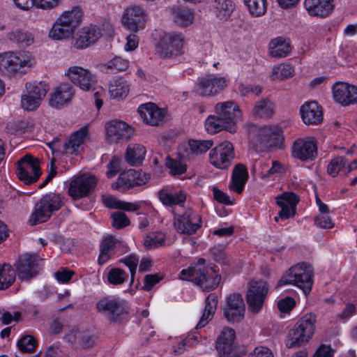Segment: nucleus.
I'll use <instances>...</instances> for the list:
<instances>
[{
  "label": "nucleus",
  "instance_id": "obj_20",
  "mask_svg": "<svg viewBox=\"0 0 357 357\" xmlns=\"http://www.w3.org/2000/svg\"><path fill=\"white\" fill-rule=\"evenodd\" d=\"M215 110L218 118L227 126L236 127V121L241 116V110L234 101L218 102L215 106Z\"/></svg>",
  "mask_w": 357,
  "mask_h": 357
},
{
  "label": "nucleus",
  "instance_id": "obj_23",
  "mask_svg": "<svg viewBox=\"0 0 357 357\" xmlns=\"http://www.w3.org/2000/svg\"><path fill=\"white\" fill-rule=\"evenodd\" d=\"M100 36V30L96 26L84 27L73 37L72 44L77 49H84L96 43Z\"/></svg>",
  "mask_w": 357,
  "mask_h": 357
},
{
  "label": "nucleus",
  "instance_id": "obj_24",
  "mask_svg": "<svg viewBox=\"0 0 357 357\" xmlns=\"http://www.w3.org/2000/svg\"><path fill=\"white\" fill-rule=\"evenodd\" d=\"M317 146L312 141L298 139L292 146V155L302 161L314 160L317 155Z\"/></svg>",
  "mask_w": 357,
  "mask_h": 357
},
{
  "label": "nucleus",
  "instance_id": "obj_7",
  "mask_svg": "<svg viewBox=\"0 0 357 357\" xmlns=\"http://www.w3.org/2000/svg\"><path fill=\"white\" fill-rule=\"evenodd\" d=\"M42 261L36 254L25 253L20 255L15 264V271L19 279L29 281L35 278L42 269Z\"/></svg>",
  "mask_w": 357,
  "mask_h": 357
},
{
  "label": "nucleus",
  "instance_id": "obj_40",
  "mask_svg": "<svg viewBox=\"0 0 357 357\" xmlns=\"http://www.w3.org/2000/svg\"><path fill=\"white\" fill-rule=\"evenodd\" d=\"M270 54L273 57L282 58L291 52L289 42L282 38L273 39L269 45Z\"/></svg>",
  "mask_w": 357,
  "mask_h": 357
},
{
  "label": "nucleus",
  "instance_id": "obj_8",
  "mask_svg": "<svg viewBox=\"0 0 357 357\" xmlns=\"http://www.w3.org/2000/svg\"><path fill=\"white\" fill-rule=\"evenodd\" d=\"M16 173L20 180L29 185L36 182L42 174L38 158L26 154L17 162Z\"/></svg>",
  "mask_w": 357,
  "mask_h": 357
},
{
  "label": "nucleus",
  "instance_id": "obj_1",
  "mask_svg": "<svg viewBox=\"0 0 357 357\" xmlns=\"http://www.w3.org/2000/svg\"><path fill=\"white\" fill-rule=\"evenodd\" d=\"M179 277L181 280L192 281L204 291L215 289L221 280L213 267L205 265L204 259H199L195 265L183 269Z\"/></svg>",
  "mask_w": 357,
  "mask_h": 357
},
{
  "label": "nucleus",
  "instance_id": "obj_39",
  "mask_svg": "<svg viewBox=\"0 0 357 357\" xmlns=\"http://www.w3.org/2000/svg\"><path fill=\"white\" fill-rule=\"evenodd\" d=\"M146 154L145 148L140 144H130L126 150V159L131 165L142 164Z\"/></svg>",
  "mask_w": 357,
  "mask_h": 357
},
{
  "label": "nucleus",
  "instance_id": "obj_54",
  "mask_svg": "<svg viewBox=\"0 0 357 357\" xmlns=\"http://www.w3.org/2000/svg\"><path fill=\"white\" fill-rule=\"evenodd\" d=\"M19 349L24 353H32L37 347L36 340L31 335L24 336L17 342Z\"/></svg>",
  "mask_w": 357,
  "mask_h": 357
},
{
  "label": "nucleus",
  "instance_id": "obj_49",
  "mask_svg": "<svg viewBox=\"0 0 357 357\" xmlns=\"http://www.w3.org/2000/svg\"><path fill=\"white\" fill-rule=\"evenodd\" d=\"M244 2L253 17L262 16L266 12V0H244Z\"/></svg>",
  "mask_w": 357,
  "mask_h": 357
},
{
  "label": "nucleus",
  "instance_id": "obj_17",
  "mask_svg": "<svg viewBox=\"0 0 357 357\" xmlns=\"http://www.w3.org/2000/svg\"><path fill=\"white\" fill-rule=\"evenodd\" d=\"M108 139L112 143L128 141L133 135V129L126 123L114 120L106 125Z\"/></svg>",
  "mask_w": 357,
  "mask_h": 357
},
{
  "label": "nucleus",
  "instance_id": "obj_63",
  "mask_svg": "<svg viewBox=\"0 0 357 357\" xmlns=\"http://www.w3.org/2000/svg\"><path fill=\"white\" fill-rule=\"evenodd\" d=\"M121 160L116 156H114L110 161V162L107 165V167L109 170L107 172V176L108 178H112L114 176L119 172H120Z\"/></svg>",
  "mask_w": 357,
  "mask_h": 357
},
{
  "label": "nucleus",
  "instance_id": "obj_38",
  "mask_svg": "<svg viewBox=\"0 0 357 357\" xmlns=\"http://www.w3.org/2000/svg\"><path fill=\"white\" fill-rule=\"evenodd\" d=\"M252 114L256 118L268 119L274 114V105L269 99L263 98L255 103Z\"/></svg>",
  "mask_w": 357,
  "mask_h": 357
},
{
  "label": "nucleus",
  "instance_id": "obj_29",
  "mask_svg": "<svg viewBox=\"0 0 357 357\" xmlns=\"http://www.w3.org/2000/svg\"><path fill=\"white\" fill-rule=\"evenodd\" d=\"M236 333L234 329L225 328L216 340V349L220 357L230 356L234 349Z\"/></svg>",
  "mask_w": 357,
  "mask_h": 357
},
{
  "label": "nucleus",
  "instance_id": "obj_27",
  "mask_svg": "<svg viewBox=\"0 0 357 357\" xmlns=\"http://www.w3.org/2000/svg\"><path fill=\"white\" fill-rule=\"evenodd\" d=\"M305 8L311 16L326 17L334 10L333 0H305Z\"/></svg>",
  "mask_w": 357,
  "mask_h": 357
},
{
  "label": "nucleus",
  "instance_id": "obj_44",
  "mask_svg": "<svg viewBox=\"0 0 357 357\" xmlns=\"http://www.w3.org/2000/svg\"><path fill=\"white\" fill-rule=\"evenodd\" d=\"M158 197L164 205L169 207H173L176 205H181L185 200L184 195L177 193L171 194L164 189L158 192Z\"/></svg>",
  "mask_w": 357,
  "mask_h": 357
},
{
  "label": "nucleus",
  "instance_id": "obj_50",
  "mask_svg": "<svg viewBox=\"0 0 357 357\" xmlns=\"http://www.w3.org/2000/svg\"><path fill=\"white\" fill-rule=\"evenodd\" d=\"M190 151L196 155L202 154L210 149L213 145L212 140L190 139L188 142Z\"/></svg>",
  "mask_w": 357,
  "mask_h": 357
},
{
  "label": "nucleus",
  "instance_id": "obj_45",
  "mask_svg": "<svg viewBox=\"0 0 357 357\" xmlns=\"http://www.w3.org/2000/svg\"><path fill=\"white\" fill-rule=\"evenodd\" d=\"M73 31L65 26L64 23H62L59 19L53 24L49 36L50 38L55 40H63L70 37L73 33Z\"/></svg>",
  "mask_w": 357,
  "mask_h": 357
},
{
  "label": "nucleus",
  "instance_id": "obj_18",
  "mask_svg": "<svg viewBox=\"0 0 357 357\" xmlns=\"http://www.w3.org/2000/svg\"><path fill=\"white\" fill-rule=\"evenodd\" d=\"M66 75L73 83L84 91L92 89L96 84L95 77L91 73L79 66L70 67Z\"/></svg>",
  "mask_w": 357,
  "mask_h": 357
},
{
  "label": "nucleus",
  "instance_id": "obj_9",
  "mask_svg": "<svg viewBox=\"0 0 357 357\" xmlns=\"http://www.w3.org/2000/svg\"><path fill=\"white\" fill-rule=\"evenodd\" d=\"M268 285L264 280L251 281L246 295L248 309L257 314L262 309L268 293Z\"/></svg>",
  "mask_w": 357,
  "mask_h": 357
},
{
  "label": "nucleus",
  "instance_id": "obj_10",
  "mask_svg": "<svg viewBox=\"0 0 357 357\" xmlns=\"http://www.w3.org/2000/svg\"><path fill=\"white\" fill-rule=\"evenodd\" d=\"M33 63V59L22 53L0 54V72L8 75L16 73L23 67L30 68Z\"/></svg>",
  "mask_w": 357,
  "mask_h": 357
},
{
  "label": "nucleus",
  "instance_id": "obj_52",
  "mask_svg": "<svg viewBox=\"0 0 357 357\" xmlns=\"http://www.w3.org/2000/svg\"><path fill=\"white\" fill-rule=\"evenodd\" d=\"M128 278V274L121 268H113L107 275V280L109 284L119 285L123 284Z\"/></svg>",
  "mask_w": 357,
  "mask_h": 357
},
{
  "label": "nucleus",
  "instance_id": "obj_16",
  "mask_svg": "<svg viewBox=\"0 0 357 357\" xmlns=\"http://www.w3.org/2000/svg\"><path fill=\"white\" fill-rule=\"evenodd\" d=\"M96 177L91 175L83 174L76 177L70 184V196L74 199L88 196L96 187Z\"/></svg>",
  "mask_w": 357,
  "mask_h": 357
},
{
  "label": "nucleus",
  "instance_id": "obj_64",
  "mask_svg": "<svg viewBox=\"0 0 357 357\" xmlns=\"http://www.w3.org/2000/svg\"><path fill=\"white\" fill-rule=\"evenodd\" d=\"M334 350L330 346L321 344L312 357H333Z\"/></svg>",
  "mask_w": 357,
  "mask_h": 357
},
{
  "label": "nucleus",
  "instance_id": "obj_28",
  "mask_svg": "<svg viewBox=\"0 0 357 357\" xmlns=\"http://www.w3.org/2000/svg\"><path fill=\"white\" fill-rule=\"evenodd\" d=\"M303 122L308 125H317L323 120L321 107L315 101L307 102L300 109Z\"/></svg>",
  "mask_w": 357,
  "mask_h": 357
},
{
  "label": "nucleus",
  "instance_id": "obj_21",
  "mask_svg": "<svg viewBox=\"0 0 357 357\" xmlns=\"http://www.w3.org/2000/svg\"><path fill=\"white\" fill-rule=\"evenodd\" d=\"M226 80L224 77H217L213 75H206L199 79L197 83L198 91L201 96H215L224 89Z\"/></svg>",
  "mask_w": 357,
  "mask_h": 357
},
{
  "label": "nucleus",
  "instance_id": "obj_35",
  "mask_svg": "<svg viewBox=\"0 0 357 357\" xmlns=\"http://www.w3.org/2000/svg\"><path fill=\"white\" fill-rule=\"evenodd\" d=\"M82 11L79 7L64 12L58 19L73 31L79 26L82 20Z\"/></svg>",
  "mask_w": 357,
  "mask_h": 357
},
{
  "label": "nucleus",
  "instance_id": "obj_36",
  "mask_svg": "<svg viewBox=\"0 0 357 357\" xmlns=\"http://www.w3.org/2000/svg\"><path fill=\"white\" fill-rule=\"evenodd\" d=\"M129 92V86L123 77L114 78L109 84V93L112 98H124Z\"/></svg>",
  "mask_w": 357,
  "mask_h": 357
},
{
  "label": "nucleus",
  "instance_id": "obj_55",
  "mask_svg": "<svg viewBox=\"0 0 357 357\" xmlns=\"http://www.w3.org/2000/svg\"><path fill=\"white\" fill-rule=\"evenodd\" d=\"M119 262L124 264L130 272V282H134L137 267L139 263V258L134 254L130 255L120 259Z\"/></svg>",
  "mask_w": 357,
  "mask_h": 357
},
{
  "label": "nucleus",
  "instance_id": "obj_13",
  "mask_svg": "<svg viewBox=\"0 0 357 357\" xmlns=\"http://www.w3.org/2000/svg\"><path fill=\"white\" fill-rule=\"evenodd\" d=\"M183 45L182 35L170 33L162 36L156 45L157 53L162 58L178 55Z\"/></svg>",
  "mask_w": 357,
  "mask_h": 357
},
{
  "label": "nucleus",
  "instance_id": "obj_11",
  "mask_svg": "<svg viewBox=\"0 0 357 357\" xmlns=\"http://www.w3.org/2000/svg\"><path fill=\"white\" fill-rule=\"evenodd\" d=\"M96 307L110 322L120 323L128 313L125 303L118 298L105 297L96 303Z\"/></svg>",
  "mask_w": 357,
  "mask_h": 357
},
{
  "label": "nucleus",
  "instance_id": "obj_53",
  "mask_svg": "<svg viewBox=\"0 0 357 357\" xmlns=\"http://www.w3.org/2000/svg\"><path fill=\"white\" fill-rule=\"evenodd\" d=\"M346 163L347 160L342 156L332 159L327 167L328 174L333 177H335L340 171L344 173Z\"/></svg>",
  "mask_w": 357,
  "mask_h": 357
},
{
  "label": "nucleus",
  "instance_id": "obj_2",
  "mask_svg": "<svg viewBox=\"0 0 357 357\" xmlns=\"http://www.w3.org/2000/svg\"><path fill=\"white\" fill-rule=\"evenodd\" d=\"M317 319L315 314L307 313L300 318L289 331L285 339L287 348H297L305 345L315 331Z\"/></svg>",
  "mask_w": 357,
  "mask_h": 357
},
{
  "label": "nucleus",
  "instance_id": "obj_32",
  "mask_svg": "<svg viewBox=\"0 0 357 357\" xmlns=\"http://www.w3.org/2000/svg\"><path fill=\"white\" fill-rule=\"evenodd\" d=\"M248 178V174L246 167L241 163L237 164L233 170L230 188L238 194L241 193Z\"/></svg>",
  "mask_w": 357,
  "mask_h": 357
},
{
  "label": "nucleus",
  "instance_id": "obj_57",
  "mask_svg": "<svg viewBox=\"0 0 357 357\" xmlns=\"http://www.w3.org/2000/svg\"><path fill=\"white\" fill-rule=\"evenodd\" d=\"M112 226L117 229H122L130 225V220L126 215L120 211L114 212L112 214Z\"/></svg>",
  "mask_w": 357,
  "mask_h": 357
},
{
  "label": "nucleus",
  "instance_id": "obj_59",
  "mask_svg": "<svg viewBox=\"0 0 357 357\" xmlns=\"http://www.w3.org/2000/svg\"><path fill=\"white\" fill-rule=\"evenodd\" d=\"M96 341V337L89 333L84 332L79 335V344L84 349L93 347Z\"/></svg>",
  "mask_w": 357,
  "mask_h": 357
},
{
  "label": "nucleus",
  "instance_id": "obj_5",
  "mask_svg": "<svg viewBox=\"0 0 357 357\" xmlns=\"http://www.w3.org/2000/svg\"><path fill=\"white\" fill-rule=\"evenodd\" d=\"M61 206L62 202L59 195L54 193L45 195L35 204L34 211L29 220L31 225H36L46 222Z\"/></svg>",
  "mask_w": 357,
  "mask_h": 357
},
{
  "label": "nucleus",
  "instance_id": "obj_22",
  "mask_svg": "<svg viewBox=\"0 0 357 357\" xmlns=\"http://www.w3.org/2000/svg\"><path fill=\"white\" fill-rule=\"evenodd\" d=\"M123 23L128 29L134 32L143 29L145 24L144 10L138 6L128 8L123 17Z\"/></svg>",
  "mask_w": 357,
  "mask_h": 357
},
{
  "label": "nucleus",
  "instance_id": "obj_19",
  "mask_svg": "<svg viewBox=\"0 0 357 357\" xmlns=\"http://www.w3.org/2000/svg\"><path fill=\"white\" fill-rule=\"evenodd\" d=\"M333 93L336 102L342 105L357 103V87L344 82H337L333 85Z\"/></svg>",
  "mask_w": 357,
  "mask_h": 357
},
{
  "label": "nucleus",
  "instance_id": "obj_61",
  "mask_svg": "<svg viewBox=\"0 0 357 357\" xmlns=\"http://www.w3.org/2000/svg\"><path fill=\"white\" fill-rule=\"evenodd\" d=\"M296 302L291 297H286L280 300L278 303L279 310L284 313L289 312L295 306Z\"/></svg>",
  "mask_w": 357,
  "mask_h": 357
},
{
  "label": "nucleus",
  "instance_id": "obj_58",
  "mask_svg": "<svg viewBox=\"0 0 357 357\" xmlns=\"http://www.w3.org/2000/svg\"><path fill=\"white\" fill-rule=\"evenodd\" d=\"M167 166L170 169L171 174L173 175H179L185 172L186 166L181 161L174 159L168 158Z\"/></svg>",
  "mask_w": 357,
  "mask_h": 357
},
{
  "label": "nucleus",
  "instance_id": "obj_56",
  "mask_svg": "<svg viewBox=\"0 0 357 357\" xmlns=\"http://www.w3.org/2000/svg\"><path fill=\"white\" fill-rule=\"evenodd\" d=\"M40 96L33 97L29 94L22 96V106L24 109L32 111L38 107L40 102Z\"/></svg>",
  "mask_w": 357,
  "mask_h": 357
},
{
  "label": "nucleus",
  "instance_id": "obj_42",
  "mask_svg": "<svg viewBox=\"0 0 357 357\" xmlns=\"http://www.w3.org/2000/svg\"><path fill=\"white\" fill-rule=\"evenodd\" d=\"M206 130L209 133H216L222 130H228L231 133L236 131V127H230L227 126L221 119L216 116H210L205 121Z\"/></svg>",
  "mask_w": 357,
  "mask_h": 357
},
{
  "label": "nucleus",
  "instance_id": "obj_15",
  "mask_svg": "<svg viewBox=\"0 0 357 357\" xmlns=\"http://www.w3.org/2000/svg\"><path fill=\"white\" fill-rule=\"evenodd\" d=\"M245 311V305L241 294L234 293L227 297L223 314L229 322L241 321L244 317Z\"/></svg>",
  "mask_w": 357,
  "mask_h": 357
},
{
  "label": "nucleus",
  "instance_id": "obj_31",
  "mask_svg": "<svg viewBox=\"0 0 357 357\" xmlns=\"http://www.w3.org/2000/svg\"><path fill=\"white\" fill-rule=\"evenodd\" d=\"M73 95L72 86L69 84H61L51 94L50 104L53 107L61 108L71 100Z\"/></svg>",
  "mask_w": 357,
  "mask_h": 357
},
{
  "label": "nucleus",
  "instance_id": "obj_26",
  "mask_svg": "<svg viewBox=\"0 0 357 357\" xmlns=\"http://www.w3.org/2000/svg\"><path fill=\"white\" fill-rule=\"evenodd\" d=\"M298 197L294 192H284L277 197V204L281 208L278 213L281 219H288L295 214L296 206L298 203Z\"/></svg>",
  "mask_w": 357,
  "mask_h": 357
},
{
  "label": "nucleus",
  "instance_id": "obj_6",
  "mask_svg": "<svg viewBox=\"0 0 357 357\" xmlns=\"http://www.w3.org/2000/svg\"><path fill=\"white\" fill-rule=\"evenodd\" d=\"M282 130L277 126H265L257 129L252 144L258 151L277 146L281 143Z\"/></svg>",
  "mask_w": 357,
  "mask_h": 357
},
{
  "label": "nucleus",
  "instance_id": "obj_14",
  "mask_svg": "<svg viewBox=\"0 0 357 357\" xmlns=\"http://www.w3.org/2000/svg\"><path fill=\"white\" fill-rule=\"evenodd\" d=\"M201 217L191 209H188L182 215L174 213V225L176 231L183 234H192L201 227Z\"/></svg>",
  "mask_w": 357,
  "mask_h": 357
},
{
  "label": "nucleus",
  "instance_id": "obj_51",
  "mask_svg": "<svg viewBox=\"0 0 357 357\" xmlns=\"http://www.w3.org/2000/svg\"><path fill=\"white\" fill-rule=\"evenodd\" d=\"M26 89L28 94L35 98L36 96H40V100H42L48 91L49 86L45 82H40L38 83L26 84Z\"/></svg>",
  "mask_w": 357,
  "mask_h": 357
},
{
  "label": "nucleus",
  "instance_id": "obj_37",
  "mask_svg": "<svg viewBox=\"0 0 357 357\" xmlns=\"http://www.w3.org/2000/svg\"><path fill=\"white\" fill-rule=\"evenodd\" d=\"M172 16L174 22L181 27H186L192 24L194 16L188 8L176 6L172 8Z\"/></svg>",
  "mask_w": 357,
  "mask_h": 357
},
{
  "label": "nucleus",
  "instance_id": "obj_47",
  "mask_svg": "<svg viewBox=\"0 0 357 357\" xmlns=\"http://www.w3.org/2000/svg\"><path fill=\"white\" fill-rule=\"evenodd\" d=\"M128 67V61L119 56H116L102 66V71L113 73L126 70Z\"/></svg>",
  "mask_w": 357,
  "mask_h": 357
},
{
  "label": "nucleus",
  "instance_id": "obj_30",
  "mask_svg": "<svg viewBox=\"0 0 357 357\" xmlns=\"http://www.w3.org/2000/svg\"><path fill=\"white\" fill-rule=\"evenodd\" d=\"M89 139V127L84 126L73 132L68 139L63 143V152L73 154L77 151L79 147Z\"/></svg>",
  "mask_w": 357,
  "mask_h": 357
},
{
  "label": "nucleus",
  "instance_id": "obj_4",
  "mask_svg": "<svg viewBox=\"0 0 357 357\" xmlns=\"http://www.w3.org/2000/svg\"><path fill=\"white\" fill-rule=\"evenodd\" d=\"M312 276L311 266L305 263H299L289 268L287 274L278 281L276 287L279 288L284 284H294L301 288L307 295L312 289Z\"/></svg>",
  "mask_w": 357,
  "mask_h": 357
},
{
  "label": "nucleus",
  "instance_id": "obj_33",
  "mask_svg": "<svg viewBox=\"0 0 357 357\" xmlns=\"http://www.w3.org/2000/svg\"><path fill=\"white\" fill-rule=\"evenodd\" d=\"M204 313L197 324L196 328L204 327L212 319L218 305V296L215 294H210L206 298Z\"/></svg>",
  "mask_w": 357,
  "mask_h": 357
},
{
  "label": "nucleus",
  "instance_id": "obj_48",
  "mask_svg": "<svg viewBox=\"0 0 357 357\" xmlns=\"http://www.w3.org/2000/svg\"><path fill=\"white\" fill-rule=\"evenodd\" d=\"M214 7L217 10V16L223 20H227L234 8L231 0H215Z\"/></svg>",
  "mask_w": 357,
  "mask_h": 357
},
{
  "label": "nucleus",
  "instance_id": "obj_12",
  "mask_svg": "<svg viewBox=\"0 0 357 357\" xmlns=\"http://www.w3.org/2000/svg\"><path fill=\"white\" fill-rule=\"evenodd\" d=\"M234 157V146L228 141H225L218 144L209 153L211 164L221 169L229 168Z\"/></svg>",
  "mask_w": 357,
  "mask_h": 357
},
{
  "label": "nucleus",
  "instance_id": "obj_34",
  "mask_svg": "<svg viewBox=\"0 0 357 357\" xmlns=\"http://www.w3.org/2000/svg\"><path fill=\"white\" fill-rule=\"evenodd\" d=\"M117 241L112 236H107L102 239L100 244V252L98 257V264L102 265L110 259L114 255V248Z\"/></svg>",
  "mask_w": 357,
  "mask_h": 357
},
{
  "label": "nucleus",
  "instance_id": "obj_43",
  "mask_svg": "<svg viewBox=\"0 0 357 357\" xmlns=\"http://www.w3.org/2000/svg\"><path fill=\"white\" fill-rule=\"evenodd\" d=\"M15 278L16 271L9 264L4 263L0 265V290L10 287Z\"/></svg>",
  "mask_w": 357,
  "mask_h": 357
},
{
  "label": "nucleus",
  "instance_id": "obj_46",
  "mask_svg": "<svg viewBox=\"0 0 357 357\" xmlns=\"http://www.w3.org/2000/svg\"><path fill=\"white\" fill-rule=\"evenodd\" d=\"M7 37L10 41L18 44H22L25 46L30 45L33 40V38L31 33L19 29L8 33Z\"/></svg>",
  "mask_w": 357,
  "mask_h": 357
},
{
  "label": "nucleus",
  "instance_id": "obj_3",
  "mask_svg": "<svg viewBox=\"0 0 357 357\" xmlns=\"http://www.w3.org/2000/svg\"><path fill=\"white\" fill-rule=\"evenodd\" d=\"M317 319L315 314L307 313L300 318L289 331L285 339L287 348H297L305 345L315 331Z\"/></svg>",
  "mask_w": 357,
  "mask_h": 357
},
{
  "label": "nucleus",
  "instance_id": "obj_25",
  "mask_svg": "<svg viewBox=\"0 0 357 357\" xmlns=\"http://www.w3.org/2000/svg\"><path fill=\"white\" fill-rule=\"evenodd\" d=\"M138 112L143 121L151 126H159L165 118V114L155 104L148 102L140 105Z\"/></svg>",
  "mask_w": 357,
  "mask_h": 357
},
{
  "label": "nucleus",
  "instance_id": "obj_60",
  "mask_svg": "<svg viewBox=\"0 0 357 357\" xmlns=\"http://www.w3.org/2000/svg\"><path fill=\"white\" fill-rule=\"evenodd\" d=\"M165 243V238L162 235L157 236L154 234L148 236L144 241V245L149 248L152 249L162 245Z\"/></svg>",
  "mask_w": 357,
  "mask_h": 357
},
{
  "label": "nucleus",
  "instance_id": "obj_41",
  "mask_svg": "<svg viewBox=\"0 0 357 357\" xmlns=\"http://www.w3.org/2000/svg\"><path fill=\"white\" fill-rule=\"evenodd\" d=\"M135 169H129L126 172L121 173L117 181L112 185V188L114 190H119L124 192L134 186H136L135 182Z\"/></svg>",
  "mask_w": 357,
  "mask_h": 357
},
{
  "label": "nucleus",
  "instance_id": "obj_62",
  "mask_svg": "<svg viewBox=\"0 0 357 357\" xmlns=\"http://www.w3.org/2000/svg\"><path fill=\"white\" fill-rule=\"evenodd\" d=\"M314 222L317 226L323 229H330L333 227V223L331 219L326 213H323L314 218Z\"/></svg>",
  "mask_w": 357,
  "mask_h": 357
}]
</instances>
